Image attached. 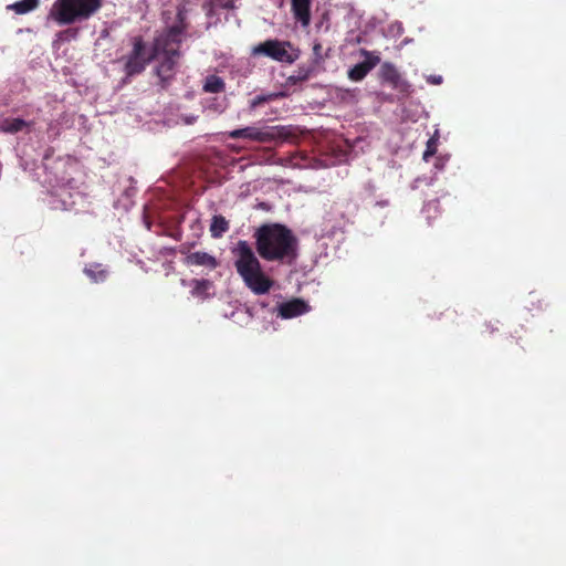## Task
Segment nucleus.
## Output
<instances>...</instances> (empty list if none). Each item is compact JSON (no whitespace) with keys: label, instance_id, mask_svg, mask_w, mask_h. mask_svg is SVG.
Returning a JSON list of instances; mask_svg holds the SVG:
<instances>
[{"label":"nucleus","instance_id":"obj_1","mask_svg":"<svg viewBox=\"0 0 566 566\" xmlns=\"http://www.w3.org/2000/svg\"><path fill=\"white\" fill-rule=\"evenodd\" d=\"M258 254L268 262L292 265L298 256V239L281 223H265L254 232Z\"/></svg>","mask_w":566,"mask_h":566},{"label":"nucleus","instance_id":"obj_2","mask_svg":"<svg viewBox=\"0 0 566 566\" xmlns=\"http://www.w3.org/2000/svg\"><path fill=\"white\" fill-rule=\"evenodd\" d=\"M185 11L178 10V23L168 28L165 32L159 34L154 42L149 61L157 64L154 70L159 80V84L164 87L166 82L174 76L175 67L181 56L180 44L182 34L187 29L185 23Z\"/></svg>","mask_w":566,"mask_h":566},{"label":"nucleus","instance_id":"obj_3","mask_svg":"<svg viewBox=\"0 0 566 566\" xmlns=\"http://www.w3.org/2000/svg\"><path fill=\"white\" fill-rule=\"evenodd\" d=\"M232 252L235 255L234 268L244 284L256 295L268 293L273 281L262 271L261 263L250 244L240 240Z\"/></svg>","mask_w":566,"mask_h":566},{"label":"nucleus","instance_id":"obj_4","mask_svg":"<svg viewBox=\"0 0 566 566\" xmlns=\"http://www.w3.org/2000/svg\"><path fill=\"white\" fill-rule=\"evenodd\" d=\"M101 7V0H56L50 15L60 24L90 18Z\"/></svg>","mask_w":566,"mask_h":566},{"label":"nucleus","instance_id":"obj_5","mask_svg":"<svg viewBox=\"0 0 566 566\" xmlns=\"http://www.w3.org/2000/svg\"><path fill=\"white\" fill-rule=\"evenodd\" d=\"M49 205L54 210H70L83 199L82 192L72 186L64 177L49 180Z\"/></svg>","mask_w":566,"mask_h":566},{"label":"nucleus","instance_id":"obj_6","mask_svg":"<svg viewBox=\"0 0 566 566\" xmlns=\"http://www.w3.org/2000/svg\"><path fill=\"white\" fill-rule=\"evenodd\" d=\"M231 139L244 138L251 142L268 144L276 140H285L290 132L285 126H247L227 133Z\"/></svg>","mask_w":566,"mask_h":566},{"label":"nucleus","instance_id":"obj_7","mask_svg":"<svg viewBox=\"0 0 566 566\" xmlns=\"http://www.w3.org/2000/svg\"><path fill=\"white\" fill-rule=\"evenodd\" d=\"M359 53L365 57V60L357 63L348 71V77L354 82L364 80L366 75L380 62L378 52L360 49Z\"/></svg>","mask_w":566,"mask_h":566},{"label":"nucleus","instance_id":"obj_8","mask_svg":"<svg viewBox=\"0 0 566 566\" xmlns=\"http://www.w3.org/2000/svg\"><path fill=\"white\" fill-rule=\"evenodd\" d=\"M254 54H263L275 61H290V54L284 44L277 40H266L253 50Z\"/></svg>","mask_w":566,"mask_h":566},{"label":"nucleus","instance_id":"obj_9","mask_svg":"<svg viewBox=\"0 0 566 566\" xmlns=\"http://www.w3.org/2000/svg\"><path fill=\"white\" fill-rule=\"evenodd\" d=\"M308 304L301 298H293L287 302H283L277 307V314L280 317L289 319L297 317L308 312Z\"/></svg>","mask_w":566,"mask_h":566},{"label":"nucleus","instance_id":"obj_10","mask_svg":"<svg viewBox=\"0 0 566 566\" xmlns=\"http://www.w3.org/2000/svg\"><path fill=\"white\" fill-rule=\"evenodd\" d=\"M379 77L382 82L390 84L394 88H398L401 92H403L405 87L408 86V84L401 78L397 67L390 62H385L381 64L379 70Z\"/></svg>","mask_w":566,"mask_h":566},{"label":"nucleus","instance_id":"obj_11","mask_svg":"<svg viewBox=\"0 0 566 566\" xmlns=\"http://www.w3.org/2000/svg\"><path fill=\"white\" fill-rule=\"evenodd\" d=\"M312 2L313 0H291L293 17L304 28H307L311 23Z\"/></svg>","mask_w":566,"mask_h":566},{"label":"nucleus","instance_id":"obj_12","mask_svg":"<svg viewBox=\"0 0 566 566\" xmlns=\"http://www.w3.org/2000/svg\"><path fill=\"white\" fill-rule=\"evenodd\" d=\"M34 123L32 120H24L19 117L6 118L0 123V130L3 133H30L33 130Z\"/></svg>","mask_w":566,"mask_h":566},{"label":"nucleus","instance_id":"obj_13","mask_svg":"<svg viewBox=\"0 0 566 566\" xmlns=\"http://www.w3.org/2000/svg\"><path fill=\"white\" fill-rule=\"evenodd\" d=\"M187 263L191 265L206 266L211 270L218 266V261L213 255L201 251L190 253L187 256Z\"/></svg>","mask_w":566,"mask_h":566},{"label":"nucleus","instance_id":"obj_14","mask_svg":"<svg viewBox=\"0 0 566 566\" xmlns=\"http://www.w3.org/2000/svg\"><path fill=\"white\" fill-rule=\"evenodd\" d=\"M229 221L223 216H213L210 224V233L214 239L221 238L229 230Z\"/></svg>","mask_w":566,"mask_h":566},{"label":"nucleus","instance_id":"obj_15","mask_svg":"<svg viewBox=\"0 0 566 566\" xmlns=\"http://www.w3.org/2000/svg\"><path fill=\"white\" fill-rule=\"evenodd\" d=\"M202 90L206 93H222L226 91V82L218 75H208L205 78Z\"/></svg>","mask_w":566,"mask_h":566},{"label":"nucleus","instance_id":"obj_16","mask_svg":"<svg viewBox=\"0 0 566 566\" xmlns=\"http://www.w3.org/2000/svg\"><path fill=\"white\" fill-rule=\"evenodd\" d=\"M140 51H142V40L136 39L135 43H134V55L126 64V70L129 75L139 73V71H140V65L138 62V56H139Z\"/></svg>","mask_w":566,"mask_h":566},{"label":"nucleus","instance_id":"obj_17","mask_svg":"<svg viewBox=\"0 0 566 566\" xmlns=\"http://www.w3.org/2000/svg\"><path fill=\"white\" fill-rule=\"evenodd\" d=\"M84 272L95 283L103 282L107 277V271L101 264H91L84 269Z\"/></svg>","mask_w":566,"mask_h":566},{"label":"nucleus","instance_id":"obj_18","mask_svg":"<svg viewBox=\"0 0 566 566\" xmlns=\"http://www.w3.org/2000/svg\"><path fill=\"white\" fill-rule=\"evenodd\" d=\"M39 4V0H21L8 6V9L13 10L18 14H25L34 10Z\"/></svg>","mask_w":566,"mask_h":566},{"label":"nucleus","instance_id":"obj_19","mask_svg":"<svg viewBox=\"0 0 566 566\" xmlns=\"http://www.w3.org/2000/svg\"><path fill=\"white\" fill-rule=\"evenodd\" d=\"M312 73L311 67L301 66L292 75L287 77V83L297 84L310 78Z\"/></svg>","mask_w":566,"mask_h":566},{"label":"nucleus","instance_id":"obj_20","mask_svg":"<svg viewBox=\"0 0 566 566\" xmlns=\"http://www.w3.org/2000/svg\"><path fill=\"white\" fill-rule=\"evenodd\" d=\"M280 96H283L282 93H270V94H262L256 95L254 98L250 101V108L255 109L256 107L263 105L264 103L274 101L279 98Z\"/></svg>","mask_w":566,"mask_h":566},{"label":"nucleus","instance_id":"obj_21","mask_svg":"<svg viewBox=\"0 0 566 566\" xmlns=\"http://www.w3.org/2000/svg\"><path fill=\"white\" fill-rule=\"evenodd\" d=\"M437 153V140L434 138H430L427 142L426 150L423 151V159L426 161L429 160L430 157L434 156Z\"/></svg>","mask_w":566,"mask_h":566},{"label":"nucleus","instance_id":"obj_22","mask_svg":"<svg viewBox=\"0 0 566 566\" xmlns=\"http://www.w3.org/2000/svg\"><path fill=\"white\" fill-rule=\"evenodd\" d=\"M322 44L319 42H315L314 45H313V53L316 57L317 61L319 60H323V56H322Z\"/></svg>","mask_w":566,"mask_h":566},{"label":"nucleus","instance_id":"obj_23","mask_svg":"<svg viewBox=\"0 0 566 566\" xmlns=\"http://www.w3.org/2000/svg\"><path fill=\"white\" fill-rule=\"evenodd\" d=\"M143 220H144V226H146L149 229L150 228V223L148 221L147 207L146 206H144V217H143Z\"/></svg>","mask_w":566,"mask_h":566},{"label":"nucleus","instance_id":"obj_24","mask_svg":"<svg viewBox=\"0 0 566 566\" xmlns=\"http://www.w3.org/2000/svg\"><path fill=\"white\" fill-rule=\"evenodd\" d=\"M441 81H442L441 76H432V78H431V83H433V84H440Z\"/></svg>","mask_w":566,"mask_h":566}]
</instances>
